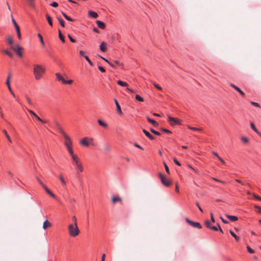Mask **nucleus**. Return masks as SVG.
Listing matches in <instances>:
<instances>
[{"label": "nucleus", "mask_w": 261, "mask_h": 261, "mask_svg": "<svg viewBox=\"0 0 261 261\" xmlns=\"http://www.w3.org/2000/svg\"><path fill=\"white\" fill-rule=\"evenodd\" d=\"M45 72V68L40 64H35L33 68V73L36 80H40Z\"/></svg>", "instance_id": "nucleus-1"}, {"label": "nucleus", "mask_w": 261, "mask_h": 261, "mask_svg": "<svg viewBox=\"0 0 261 261\" xmlns=\"http://www.w3.org/2000/svg\"><path fill=\"white\" fill-rule=\"evenodd\" d=\"M69 234L71 237H75L79 235L80 230L77 226V223L75 222L74 224H71L68 226Z\"/></svg>", "instance_id": "nucleus-2"}, {"label": "nucleus", "mask_w": 261, "mask_h": 261, "mask_svg": "<svg viewBox=\"0 0 261 261\" xmlns=\"http://www.w3.org/2000/svg\"><path fill=\"white\" fill-rule=\"evenodd\" d=\"M168 121L172 126H174L176 125H180L181 124V121L179 119H178L177 118L172 117L170 116H168Z\"/></svg>", "instance_id": "nucleus-3"}, {"label": "nucleus", "mask_w": 261, "mask_h": 261, "mask_svg": "<svg viewBox=\"0 0 261 261\" xmlns=\"http://www.w3.org/2000/svg\"><path fill=\"white\" fill-rule=\"evenodd\" d=\"M158 176L163 185L167 187H169L171 186V182L169 179H166L161 172L159 173Z\"/></svg>", "instance_id": "nucleus-4"}, {"label": "nucleus", "mask_w": 261, "mask_h": 261, "mask_svg": "<svg viewBox=\"0 0 261 261\" xmlns=\"http://www.w3.org/2000/svg\"><path fill=\"white\" fill-rule=\"evenodd\" d=\"M56 76L57 77V79L59 81H61L63 84H69L70 85L72 83L73 81L72 80H65L63 78L62 75L59 73H56Z\"/></svg>", "instance_id": "nucleus-5"}, {"label": "nucleus", "mask_w": 261, "mask_h": 261, "mask_svg": "<svg viewBox=\"0 0 261 261\" xmlns=\"http://www.w3.org/2000/svg\"><path fill=\"white\" fill-rule=\"evenodd\" d=\"M57 126L58 127L60 133L61 134V135L64 137V139H65V142H71V140L69 137L64 132V130L62 129V128L60 126L58 122L56 123Z\"/></svg>", "instance_id": "nucleus-6"}, {"label": "nucleus", "mask_w": 261, "mask_h": 261, "mask_svg": "<svg viewBox=\"0 0 261 261\" xmlns=\"http://www.w3.org/2000/svg\"><path fill=\"white\" fill-rule=\"evenodd\" d=\"M11 48L19 57H22L23 55L21 51L22 48L19 45L17 44L15 46H12Z\"/></svg>", "instance_id": "nucleus-7"}, {"label": "nucleus", "mask_w": 261, "mask_h": 261, "mask_svg": "<svg viewBox=\"0 0 261 261\" xmlns=\"http://www.w3.org/2000/svg\"><path fill=\"white\" fill-rule=\"evenodd\" d=\"M28 112L32 115L33 117H34L38 121L41 122L42 123H48V120H42L41 119L34 111L27 109Z\"/></svg>", "instance_id": "nucleus-8"}, {"label": "nucleus", "mask_w": 261, "mask_h": 261, "mask_svg": "<svg viewBox=\"0 0 261 261\" xmlns=\"http://www.w3.org/2000/svg\"><path fill=\"white\" fill-rule=\"evenodd\" d=\"M186 221L188 224L194 228H197L198 229H201L202 228L201 225L199 222L192 221L187 218H186Z\"/></svg>", "instance_id": "nucleus-9"}, {"label": "nucleus", "mask_w": 261, "mask_h": 261, "mask_svg": "<svg viewBox=\"0 0 261 261\" xmlns=\"http://www.w3.org/2000/svg\"><path fill=\"white\" fill-rule=\"evenodd\" d=\"M75 169L76 170L77 176V177H79L80 173L81 172H82L84 170L82 164L81 163L79 165H77L76 166H75Z\"/></svg>", "instance_id": "nucleus-10"}, {"label": "nucleus", "mask_w": 261, "mask_h": 261, "mask_svg": "<svg viewBox=\"0 0 261 261\" xmlns=\"http://www.w3.org/2000/svg\"><path fill=\"white\" fill-rule=\"evenodd\" d=\"M64 144L69 152V154H72L73 152V150L71 147L72 142H64Z\"/></svg>", "instance_id": "nucleus-11"}, {"label": "nucleus", "mask_w": 261, "mask_h": 261, "mask_svg": "<svg viewBox=\"0 0 261 261\" xmlns=\"http://www.w3.org/2000/svg\"><path fill=\"white\" fill-rule=\"evenodd\" d=\"M10 79H11V74L9 73L7 76V80L6 82V84L8 87V88L10 92V93H12V90L11 89V87L10 86Z\"/></svg>", "instance_id": "nucleus-12"}, {"label": "nucleus", "mask_w": 261, "mask_h": 261, "mask_svg": "<svg viewBox=\"0 0 261 261\" xmlns=\"http://www.w3.org/2000/svg\"><path fill=\"white\" fill-rule=\"evenodd\" d=\"M114 102H115L116 106L117 112L118 113V114L121 115L122 114V111H121L120 106L119 105V104L116 99H114Z\"/></svg>", "instance_id": "nucleus-13"}, {"label": "nucleus", "mask_w": 261, "mask_h": 261, "mask_svg": "<svg viewBox=\"0 0 261 261\" xmlns=\"http://www.w3.org/2000/svg\"><path fill=\"white\" fill-rule=\"evenodd\" d=\"M143 132L144 133V134L149 139H150L151 140H154L155 138L154 137H153L152 135H151L150 134L149 132H148L147 130H146V129H143Z\"/></svg>", "instance_id": "nucleus-14"}, {"label": "nucleus", "mask_w": 261, "mask_h": 261, "mask_svg": "<svg viewBox=\"0 0 261 261\" xmlns=\"http://www.w3.org/2000/svg\"><path fill=\"white\" fill-rule=\"evenodd\" d=\"M43 189L46 191V192L51 197L53 198L56 197V195L53 193H52V192L46 186H43Z\"/></svg>", "instance_id": "nucleus-15"}, {"label": "nucleus", "mask_w": 261, "mask_h": 261, "mask_svg": "<svg viewBox=\"0 0 261 261\" xmlns=\"http://www.w3.org/2000/svg\"><path fill=\"white\" fill-rule=\"evenodd\" d=\"M88 138L87 137L84 138L80 142V143L81 145L85 146H89V143L88 142Z\"/></svg>", "instance_id": "nucleus-16"}, {"label": "nucleus", "mask_w": 261, "mask_h": 261, "mask_svg": "<svg viewBox=\"0 0 261 261\" xmlns=\"http://www.w3.org/2000/svg\"><path fill=\"white\" fill-rule=\"evenodd\" d=\"M230 85L231 87H233L234 89L238 91L241 94V95H242L243 96H245V93L238 87L236 86L233 84H230Z\"/></svg>", "instance_id": "nucleus-17"}, {"label": "nucleus", "mask_w": 261, "mask_h": 261, "mask_svg": "<svg viewBox=\"0 0 261 261\" xmlns=\"http://www.w3.org/2000/svg\"><path fill=\"white\" fill-rule=\"evenodd\" d=\"M146 119H147V121L149 122H150V123H151L154 126L156 127L159 125V123L156 121H155L153 119H151L150 117H147Z\"/></svg>", "instance_id": "nucleus-18"}, {"label": "nucleus", "mask_w": 261, "mask_h": 261, "mask_svg": "<svg viewBox=\"0 0 261 261\" xmlns=\"http://www.w3.org/2000/svg\"><path fill=\"white\" fill-rule=\"evenodd\" d=\"M97 122L99 125H100L101 126H102L104 128H106L108 127V124L106 122L101 120V119H98L97 120Z\"/></svg>", "instance_id": "nucleus-19"}, {"label": "nucleus", "mask_w": 261, "mask_h": 261, "mask_svg": "<svg viewBox=\"0 0 261 261\" xmlns=\"http://www.w3.org/2000/svg\"><path fill=\"white\" fill-rule=\"evenodd\" d=\"M96 23L99 28L101 29H104L105 28V24L103 22L100 20H96Z\"/></svg>", "instance_id": "nucleus-20"}, {"label": "nucleus", "mask_w": 261, "mask_h": 261, "mask_svg": "<svg viewBox=\"0 0 261 261\" xmlns=\"http://www.w3.org/2000/svg\"><path fill=\"white\" fill-rule=\"evenodd\" d=\"M88 15L89 16H90L91 17H92V18H96L98 17V14L95 12H93L92 11H89L88 12Z\"/></svg>", "instance_id": "nucleus-21"}, {"label": "nucleus", "mask_w": 261, "mask_h": 261, "mask_svg": "<svg viewBox=\"0 0 261 261\" xmlns=\"http://www.w3.org/2000/svg\"><path fill=\"white\" fill-rule=\"evenodd\" d=\"M227 218H228L231 221H236L238 220V218L235 216H232L229 215H227L226 216Z\"/></svg>", "instance_id": "nucleus-22"}, {"label": "nucleus", "mask_w": 261, "mask_h": 261, "mask_svg": "<svg viewBox=\"0 0 261 261\" xmlns=\"http://www.w3.org/2000/svg\"><path fill=\"white\" fill-rule=\"evenodd\" d=\"M59 178L61 182V184H62L63 187L64 188L66 187V182L64 178H63V176L62 175H60L59 176Z\"/></svg>", "instance_id": "nucleus-23"}, {"label": "nucleus", "mask_w": 261, "mask_h": 261, "mask_svg": "<svg viewBox=\"0 0 261 261\" xmlns=\"http://www.w3.org/2000/svg\"><path fill=\"white\" fill-rule=\"evenodd\" d=\"M70 155L71 157L72 163L77 161L78 160L80 159L77 155L74 154L73 152L72 153V154H70Z\"/></svg>", "instance_id": "nucleus-24"}, {"label": "nucleus", "mask_w": 261, "mask_h": 261, "mask_svg": "<svg viewBox=\"0 0 261 261\" xmlns=\"http://www.w3.org/2000/svg\"><path fill=\"white\" fill-rule=\"evenodd\" d=\"M100 49L103 52H105L107 50L106 44L103 42H101L100 45Z\"/></svg>", "instance_id": "nucleus-25"}, {"label": "nucleus", "mask_w": 261, "mask_h": 261, "mask_svg": "<svg viewBox=\"0 0 261 261\" xmlns=\"http://www.w3.org/2000/svg\"><path fill=\"white\" fill-rule=\"evenodd\" d=\"M50 225V222H48L47 220H45L43 224V228L44 229H46L47 227H49Z\"/></svg>", "instance_id": "nucleus-26"}, {"label": "nucleus", "mask_w": 261, "mask_h": 261, "mask_svg": "<svg viewBox=\"0 0 261 261\" xmlns=\"http://www.w3.org/2000/svg\"><path fill=\"white\" fill-rule=\"evenodd\" d=\"M46 19L47 20L48 23L49 24V25L53 26V22H52L51 17L47 14L46 15Z\"/></svg>", "instance_id": "nucleus-27"}, {"label": "nucleus", "mask_w": 261, "mask_h": 261, "mask_svg": "<svg viewBox=\"0 0 261 261\" xmlns=\"http://www.w3.org/2000/svg\"><path fill=\"white\" fill-rule=\"evenodd\" d=\"M3 53L7 55L10 58H12L13 57V54L8 50H3Z\"/></svg>", "instance_id": "nucleus-28"}, {"label": "nucleus", "mask_w": 261, "mask_h": 261, "mask_svg": "<svg viewBox=\"0 0 261 261\" xmlns=\"http://www.w3.org/2000/svg\"><path fill=\"white\" fill-rule=\"evenodd\" d=\"M59 37L60 39L61 40V41L62 42H65L64 36L62 34V32H61L60 30H59Z\"/></svg>", "instance_id": "nucleus-29"}, {"label": "nucleus", "mask_w": 261, "mask_h": 261, "mask_svg": "<svg viewBox=\"0 0 261 261\" xmlns=\"http://www.w3.org/2000/svg\"><path fill=\"white\" fill-rule=\"evenodd\" d=\"M3 132L5 134V135L6 137L7 138V139H8V141L10 143H12V140H11L9 135L8 134L7 131L5 129H4L3 130Z\"/></svg>", "instance_id": "nucleus-30"}, {"label": "nucleus", "mask_w": 261, "mask_h": 261, "mask_svg": "<svg viewBox=\"0 0 261 261\" xmlns=\"http://www.w3.org/2000/svg\"><path fill=\"white\" fill-rule=\"evenodd\" d=\"M117 83L119 85L122 87H126L127 86V84L126 82H123L120 80L118 81Z\"/></svg>", "instance_id": "nucleus-31"}, {"label": "nucleus", "mask_w": 261, "mask_h": 261, "mask_svg": "<svg viewBox=\"0 0 261 261\" xmlns=\"http://www.w3.org/2000/svg\"><path fill=\"white\" fill-rule=\"evenodd\" d=\"M7 41L8 42V43L11 46H13V39L11 37H9L7 38Z\"/></svg>", "instance_id": "nucleus-32"}, {"label": "nucleus", "mask_w": 261, "mask_h": 261, "mask_svg": "<svg viewBox=\"0 0 261 261\" xmlns=\"http://www.w3.org/2000/svg\"><path fill=\"white\" fill-rule=\"evenodd\" d=\"M62 15H63V16L64 17V18L68 20V21H73V19L72 18H71V17H70L69 16H68V15H67L64 12H62Z\"/></svg>", "instance_id": "nucleus-33"}, {"label": "nucleus", "mask_w": 261, "mask_h": 261, "mask_svg": "<svg viewBox=\"0 0 261 261\" xmlns=\"http://www.w3.org/2000/svg\"><path fill=\"white\" fill-rule=\"evenodd\" d=\"M29 3V5L31 8H35L34 1L35 0H27Z\"/></svg>", "instance_id": "nucleus-34"}, {"label": "nucleus", "mask_w": 261, "mask_h": 261, "mask_svg": "<svg viewBox=\"0 0 261 261\" xmlns=\"http://www.w3.org/2000/svg\"><path fill=\"white\" fill-rule=\"evenodd\" d=\"M150 130L151 132H152L153 134H154L155 135H157V136H160L161 135V133L160 132L154 130L152 128H150Z\"/></svg>", "instance_id": "nucleus-35"}, {"label": "nucleus", "mask_w": 261, "mask_h": 261, "mask_svg": "<svg viewBox=\"0 0 261 261\" xmlns=\"http://www.w3.org/2000/svg\"><path fill=\"white\" fill-rule=\"evenodd\" d=\"M112 202L115 203L118 201H121V198L118 197H113L112 199Z\"/></svg>", "instance_id": "nucleus-36"}, {"label": "nucleus", "mask_w": 261, "mask_h": 261, "mask_svg": "<svg viewBox=\"0 0 261 261\" xmlns=\"http://www.w3.org/2000/svg\"><path fill=\"white\" fill-rule=\"evenodd\" d=\"M188 127L190 129L192 130H194V131H200V130H201V129L200 128L192 127V126H188Z\"/></svg>", "instance_id": "nucleus-37"}, {"label": "nucleus", "mask_w": 261, "mask_h": 261, "mask_svg": "<svg viewBox=\"0 0 261 261\" xmlns=\"http://www.w3.org/2000/svg\"><path fill=\"white\" fill-rule=\"evenodd\" d=\"M38 37H39V40H40V43H41V44L44 46V42L43 41V37L42 36H41V35L40 34H38Z\"/></svg>", "instance_id": "nucleus-38"}, {"label": "nucleus", "mask_w": 261, "mask_h": 261, "mask_svg": "<svg viewBox=\"0 0 261 261\" xmlns=\"http://www.w3.org/2000/svg\"><path fill=\"white\" fill-rule=\"evenodd\" d=\"M58 21H59L60 24H61V25L62 27H65V22H64V20L62 18H59V17L58 18Z\"/></svg>", "instance_id": "nucleus-39"}, {"label": "nucleus", "mask_w": 261, "mask_h": 261, "mask_svg": "<svg viewBox=\"0 0 261 261\" xmlns=\"http://www.w3.org/2000/svg\"><path fill=\"white\" fill-rule=\"evenodd\" d=\"M25 98H26V100H27L28 103L29 104V105L32 106H33V102L31 100V99H30V98L28 96V95H25Z\"/></svg>", "instance_id": "nucleus-40"}, {"label": "nucleus", "mask_w": 261, "mask_h": 261, "mask_svg": "<svg viewBox=\"0 0 261 261\" xmlns=\"http://www.w3.org/2000/svg\"><path fill=\"white\" fill-rule=\"evenodd\" d=\"M85 59L87 60L90 66H93V63L90 60L89 58L87 56H84Z\"/></svg>", "instance_id": "nucleus-41"}, {"label": "nucleus", "mask_w": 261, "mask_h": 261, "mask_svg": "<svg viewBox=\"0 0 261 261\" xmlns=\"http://www.w3.org/2000/svg\"><path fill=\"white\" fill-rule=\"evenodd\" d=\"M161 130L163 132L167 133V134H171V132L170 130L165 128H161Z\"/></svg>", "instance_id": "nucleus-42"}, {"label": "nucleus", "mask_w": 261, "mask_h": 261, "mask_svg": "<svg viewBox=\"0 0 261 261\" xmlns=\"http://www.w3.org/2000/svg\"><path fill=\"white\" fill-rule=\"evenodd\" d=\"M205 225L206 227L207 228H209V229H210V228H211V227L212 226H211V222H210V221H208V220H207V221H206L205 222Z\"/></svg>", "instance_id": "nucleus-43"}, {"label": "nucleus", "mask_w": 261, "mask_h": 261, "mask_svg": "<svg viewBox=\"0 0 261 261\" xmlns=\"http://www.w3.org/2000/svg\"><path fill=\"white\" fill-rule=\"evenodd\" d=\"M136 99L139 101H143V98L139 95H136L135 97Z\"/></svg>", "instance_id": "nucleus-44"}, {"label": "nucleus", "mask_w": 261, "mask_h": 261, "mask_svg": "<svg viewBox=\"0 0 261 261\" xmlns=\"http://www.w3.org/2000/svg\"><path fill=\"white\" fill-rule=\"evenodd\" d=\"M247 250L250 253L252 254L254 253V251L252 248H251L249 246H247Z\"/></svg>", "instance_id": "nucleus-45"}, {"label": "nucleus", "mask_w": 261, "mask_h": 261, "mask_svg": "<svg viewBox=\"0 0 261 261\" xmlns=\"http://www.w3.org/2000/svg\"><path fill=\"white\" fill-rule=\"evenodd\" d=\"M250 126H251V128L254 130L255 132H257V128L255 127L254 124L253 123H251L250 124Z\"/></svg>", "instance_id": "nucleus-46"}, {"label": "nucleus", "mask_w": 261, "mask_h": 261, "mask_svg": "<svg viewBox=\"0 0 261 261\" xmlns=\"http://www.w3.org/2000/svg\"><path fill=\"white\" fill-rule=\"evenodd\" d=\"M241 140H242V141L243 142H244V143H247L248 142V141H249V140H248V138H246V137H243L242 138Z\"/></svg>", "instance_id": "nucleus-47"}, {"label": "nucleus", "mask_w": 261, "mask_h": 261, "mask_svg": "<svg viewBox=\"0 0 261 261\" xmlns=\"http://www.w3.org/2000/svg\"><path fill=\"white\" fill-rule=\"evenodd\" d=\"M173 161H174V163H175L176 165H177V166H181L180 163L177 161V160L176 158H174V159H173Z\"/></svg>", "instance_id": "nucleus-48"}, {"label": "nucleus", "mask_w": 261, "mask_h": 261, "mask_svg": "<svg viewBox=\"0 0 261 261\" xmlns=\"http://www.w3.org/2000/svg\"><path fill=\"white\" fill-rule=\"evenodd\" d=\"M81 163H81V161H80V159H79V160H78L77 161H75V162H73V163H72V164H73L74 166H76L77 165H79V164H81Z\"/></svg>", "instance_id": "nucleus-49"}, {"label": "nucleus", "mask_w": 261, "mask_h": 261, "mask_svg": "<svg viewBox=\"0 0 261 261\" xmlns=\"http://www.w3.org/2000/svg\"><path fill=\"white\" fill-rule=\"evenodd\" d=\"M68 37L71 42L75 43L76 42L75 40L69 34L68 35Z\"/></svg>", "instance_id": "nucleus-50"}, {"label": "nucleus", "mask_w": 261, "mask_h": 261, "mask_svg": "<svg viewBox=\"0 0 261 261\" xmlns=\"http://www.w3.org/2000/svg\"><path fill=\"white\" fill-rule=\"evenodd\" d=\"M164 165L165 166V170L168 173H169V169L167 166V165L165 163H164Z\"/></svg>", "instance_id": "nucleus-51"}, {"label": "nucleus", "mask_w": 261, "mask_h": 261, "mask_svg": "<svg viewBox=\"0 0 261 261\" xmlns=\"http://www.w3.org/2000/svg\"><path fill=\"white\" fill-rule=\"evenodd\" d=\"M98 68L101 72H105L106 71L105 68L101 66H98Z\"/></svg>", "instance_id": "nucleus-52"}, {"label": "nucleus", "mask_w": 261, "mask_h": 261, "mask_svg": "<svg viewBox=\"0 0 261 261\" xmlns=\"http://www.w3.org/2000/svg\"><path fill=\"white\" fill-rule=\"evenodd\" d=\"M211 229L214 230V231H218L219 230V227L215 226H213L211 227Z\"/></svg>", "instance_id": "nucleus-53"}, {"label": "nucleus", "mask_w": 261, "mask_h": 261, "mask_svg": "<svg viewBox=\"0 0 261 261\" xmlns=\"http://www.w3.org/2000/svg\"><path fill=\"white\" fill-rule=\"evenodd\" d=\"M255 208L257 210V212L261 214V207L255 205Z\"/></svg>", "instance_id": "nucleus-54"}, {"label": "nucleus", "mask_w": 261, "mask_h": 261, "mask_svg": "<svg viewBox=\"0 0 261 261\" xmlns=\"http://www.w3.org/2000/svg\"><path fill=\"white\" fill-rule=\"evenodd\" d=\"M50 6L53 7H57L58 6V4L57 2H53L50 4Z\"/></svg>", "instance_id": "nucleus-55"}, {"label": "nucleus", "mask_w": 261, "mask_h": 261, "mask_svg": "<svg viewBox=\"0 0 261 261\" xmlns=\"http://www.w3.org/2000/svg\"><path fill=\"white\" fill-rule=\"evenodd\" d=\"M105 150L107 152H109L110 150V149L109 148V146L108 145H106L105 146Z\"/></svg>", "instance_id": "nucleus-56"}, {"label": "nucleus", "mask_w": 261, "mask_h": 261, "mask_svg": "<svg viewBox=\"0 0 261 261\" xmlns=\"http://www.w3.org/2000/svg\"><path fill=\"white\" fill-rule=\"evenodd\" d=\"M84 54H85V52L83 50H80L79 51V55L80 57H84V56H85Z\"/></svg>", "instance_id": "nucleus-57"}, {"label": "nucleus", "mask_w": 261, "mask_h": 261, "mask_svg": "<svg viewBox=\"0 0 261 261\" xmlns=\"http://www.w3.org/2000/svg\"><path fill=\"white\" fill-rule=\"evenodd\" d=\"M251 103L253 105V106H254L255 107H259V105L258 103H257V102H253V101H251Z\"/></svg>", "instance_id": "nucleus-58"}, {"label": "nucleus", "mask_w": 261, "mask_h": 261, "mask_svg": "<svg viewBox=\"0 0 261 261\" xmlns=\"http://www.w3.org/2000/svg\"><path fill=\"white\" fill-rule=\"evenodd\" d=\"M218 159H219V160L222 163H223V164L225 165L226 163L223 160V159H222L221 157H220L219 156H218Z\"/></svg>", "instance_id": "nucleus-59"}, {"label": "nucleus", "mask_w": 261, "mask_h": 261, "mask_svg": "<svg viewBox=\"0 0 261 261\" xmlns=\"http://www.w3.org/2000/svg\"><path fill=\"white\" fill-rule=\"evenodd\" d=\"M253 196H254V197L255 199H257V200H258L261 201V197H259V196H258V195H255V194H253Z\"/></svg>", "instance_id": "nucleus-60"}, {"label": "nucleus", "mask_w": 261, "mask_h": 261, "mask_svg": "<svg viewBox=\"0 0 261 261\" xmlns=\"http://www.w3.org/2000/svg\"><path fill=\"white\" fill-rule=\"evenodd\" d=\"M153 85L154 86L158 89L159 90H162V88L159 86L158 85V84H155V83H154L153 84Z\"/></svg>", "instance_id": "nucleus-61"}, {"label": "nucleus", "mask_w": 261, "mask_h": 261, "mask_svg": "<svg viewBox=\"0 0 261 261\" xmlns=\"http://www.w3.org/2000/svg\"><path fill=\"white\" fill-rule=\"evenodd\" d=\"M210 215H211V220L212 222L214 223L215 222V219L214 218V216H213V213H211L210 214Z\"/></svg>", "instance_id": "nucleus-62"}, {"label": "nucleus", "mask_w": 261, "mask_h": 261, "mask_svg": "<svg viewBox=\"0 0 261 261\" xmlns=\"http://www.w3.org/2000/svg\"><path fill=\"white\" fill-rule=\"evenodd\" d=\"M16 33H17V35L18 38L19 39H21L20 31L18 30V31H16Z\"/></svg>", "instance_id": "nucleus-63"}, {"label": "nucleus", "mask_w": 261, "mask_h": 261, "mask_svg": "<svg viewBox=\"0 0 261 261\" xmlns=\"http://www.w3.org/2000/svg\"><path fill=\"white\" fill-rule=\"evenodd\" d=\"M196 206L198 207V208H199V210L201 212H202L203 211H202V209L201 208V206H200L199 204L198 203V202H196Z\"/></svg>", "instance_id": "nucleus-64"}]
</instances>
